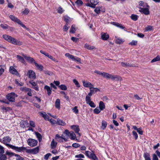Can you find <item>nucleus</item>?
<instances>
[{
	"instance_id": "nucleus-1",
	"label": "nucleus",
	"mask_w": 160,
	"mask_h": 160,
	"mask_svg": "<svg viewBox=\"0 0 160 160\" xmlns=\"http://www.w3.org/2000/svg\"><path fill=\"white\" fill-rule=\"evenodd\" d=\"M11 140V138L9 136L4 137L2 140V142L4 144L8 147L18 152L20 147H16L13 145L9 144Z\"/></svg>"
},
{
	"instance_id": "nucleus-2",
	"label": "nucleus",
	"mask_w": 160,
	"mask_h": 160,
	"mask_svg": "<svg viewBox=\"0 0 160 160\" xmlns=\"http://www.w3.org/2000/svg\"><path fill=\"white\" fill-rule=\"evenodd\" d=\"M39 150V148L38 147H37L32 149H28L26 147H20L18 152H21L22 151H25L27 153L35 154L38 152Z\"/></svg>"
},
{
	"instance_id": "nucleus-3",
	"label": "nucleus",
	"mask_w": 160,
	"mask_h": 160,
	"mask_svg": "<svg viewBox=\"0 0 160 160\" xmlns=\"http://www.w3.org/2000/svg\"><path fill=\"white\" fill-rule=\"evenodd\" d=\"M85 155L89 158L92 160H98V158L95 154L94 152L92 151V152L89 151H86L84 153Z\"/></svg>"
},
{
	"instance_id": "nucleus-4",
	"label": "nucleus",
	"mask_w": 160,
	"mask_h": 160,
	"mask_svg": "<svg viewBox=\"0 0 160 160\" xmlns=\"http://www.w3.org/2000/svg\"><path fill=\"white\" fill-rule=\"evenodd\" d=\"M10 18L13 21L17 23L18 24L20 25L23 28H25L26 30H28V28L26 27V26L23 24L22 22L17 17L13 15H10L9 16Z\"/></svg>"
},
{
	"instance_id": "nucleus-5",
	"label": "nucleus",
	"mask_w": 160,
	"mask_h": 160,
	"mask_svg": "<svg viewBox=\"0 0 160 160\" xmlns=\"http://www.w3.org/2000/svg\"><path fill=\"white\" fill-rule=\"evenodd\" d=\"M65 56L71 59L72 61L77 62L81 63V59L77 57L74 56L69 53H66Z\"/></svg>"
},
{
	"instance_id": "nucleus-6",
	"label": "nucleus",
	"mask_w": 160,
	"mask_h": 160,
	"mask_svg": "<svg viewBox=\"0 0 160 160\" xmlns=\"http://www.w3.org/2000/svg\"><path fill=\"white\" fill-rule=\"evenodd\" d=\"M149 6L147 4H146L145 7L140 8L139 11L141 13H143L145 15H148L149 14Z\"/></svg>"
},
{
	"instance_id": "nucleus-7",
	"label": "nucleus",
	"mask_w": 160,
	"mask_h": 160,
	"mask_svg": "<svg viewBox=\"0 0 160 160\" xmlns=\"http://www.w3.org/2000/svg\"><path fill=\"white\" fill-rule=\"evenodd\" d=\"M17 97V95L14 92H11L7 95V99L11 102H14L15 98Z\"/></svg>"
},
{
	"instance_id": "nucleus-8",
	"label": "nucleus",
	"mask_w": 160,
	"mask_h": 160,
	"mask_svg": "<svg viewBox=\"0 0 160 160\" xmlns=\"http://www.w3.org/2000/svg\"><path fill=\"white\" fill-rule=\"evenodd\" d=\"M28 145L32 147L35 146L38 143V141L34 139L29 138L27 141Z\"/></svg>"
},
{
	"instance_id": "nucleus-9",
	"label": "nucleus",
	"mask_w": 160,
	"mask_h": 160,
	"mask_svg": "<svg viewBox=\"0 0 160 160\" xmlns=\"http://www.w3.org/2000/svg\"><path fill=\"white\" fill-rule=\"evenodd\" d=\"M27 75L28 78L32 79H35L36 78V75L34 71L32 70H29L28 71Z\"/></svg>"
},
{
	"instance_id": "nucleus-10",
	"label": "nucleus",
	"mask_w": 160,
	"mask_h": 160,
	"mask_svg": "<svg viewBox=\"0 0 160 160\" xmlns=\"http://www.w3.org/2000/svg\"><path fill=\"white\" fill-rule=\"evenodd\" d=\"M9 42L15 45H20L22 44V42L17 40L15 38L12 37Z\"/></svg>"
},
{
	"instance_id": "nucleus-11",
	"label": "nucleus",
	"mask_w": 160,
	"mask_h": 160,
	"mask_svg": "<svg viewBox=\"0 0 160 160\" xmlns=\"http://www.w3.org/2000/svg\"><path fill=\"white\" fill-rule=\"evenodd\" d=\"M90 3H87L86 5V6L94 8L98 3V2L97 0H90Z\"/></svg>"
},
{
	"instance_id": "nucleus-12",
	"label": "nucleus",
	"mask_w": 160,
	"mask_h": 160,
	"mask_svg": "<svg viewBox=\"0 0 160 160\" xmlns=\"http://www.w3.org/2000/svg\"><path fill=\"white\" fill-rule=\"evenodd\" d=\"M9 71L10 73L19 76V74L18 71L12 66H10L9 68Z\"/></svg>"
},
{
	"instance_id": "nucleus-13",
	"label": "nucleus",
	"mask_w": 160,
	"mask_h": 160,
	"mask_svg": "<svg viewBox=\"0 0 160 160\" xmlns=\"http://www.w3.org/2000/svg\"><path fill=\"white\" fill-rule=\"evenodd\" d=\"M83 86L86 88H90L91 87H93V85L90 82L85 81H82Z\"/></svg>"
},
{
	"instance_id": "nucleus-14",
	"label": "nucleus",
	"mask_w": 160,
	"mask_h": 160,
	"mask_svg": "<svg viewBox=\"0 0 160 160\" xmlns=\"http://www.w3.org/2000/svg\"><path fill=\"white\" fill-rule=\"evenodd\" d=\"M109 37V35L107 33L102 32L101 33V38L102 40H107Z\"/></svg>"
},
{
	"instance_id": "nucleus-15",
	"label": "nucleus",
	"mask_w": 160,
	"mask_h": 160,
	"mask_svg": "<svg viewBox=\"0 0 160 160\" xmlns=\"http://www.w3.org/2000/svg\"><path fill=\"white\" fill-rule=\"evenodd\" d=\"M24 58L27 61L31 64L34 63H35V61L34 59L29 56H24Z\"/></svg>"
},
{
	"instance_id": "nucleus-16",
	"label": "nucleus",
	"mask_w": 160,
	"mask_h": 160,
	"mask_svg": "<svg viewBox=\"0 0 160 160\" xmlns=\"http://www.w3.org/2000/svg\"><path fill=\"white\" fill-rule=\"evenodd\" d=\"M90 89V92L89 93L92 95L94 93L99 91L100 90L97 88H94L93 87H91Z\"/></svg>"
},
{
	"instance_id": "nucleus-17",
	"label": "nucleus",
	"mask_w": 160,
	"mask_h": 160,
	"mask_svg": "<svg viewBox=\"0 0 160 160\" xmlns=\"http://www.w3.org/2000/svg\"><path fill=\"white\" fill-rule=\"evenodd\" d=\"M112 24L116 27L122 29L125 28V27L122 24L116 22H112Z\"/></svg>"
},
{
	"instance_id": "nucleus-18",
	"label": "nucleus",
	"mask_w": 160,
	"mask_h": 160,
	"mask_svg": "<svg viewBox=\"0 0 160 160\" xmlns=\"http://www.w3.org/2000/svg\"><path fill=\"white\" fill-rule=\"evenodd\" d=\"M71 128L76 133H78L79 132L80 129L79 126L78 125H73L71 126Z\"/></svg>"
},
{
	"instance_id": "nucleus-19",
	"label": "nucleus",
	"mask_w": 160,
	"mask_h": 160,
	"mask_svg": "<svg viewBox=\"0 0 160 160\" xmlns=\"http://www.w3.org/2000/svg\"><path fill=\"white\" fill-rule=\"evenodd\" d=\"M40 115L47 120H49V116L47 115L46 113L44 112H40Z\"/></svg>"
},
{
	"instance_id": "nucleus-20",
	"label": "nucleus",
	"mask_w": 160,
	"mask_h": 160,
	"mask_svg": "<svg viewBox=\"0 0 160 160\" xmlns=\"http://www.w3.org/2000/svg\"><path fill=\"white\" fill-rule=\"evenodd\" d=\"M55 107L58 110L60 109V101L59 99H57L55 102Z\"/></svg>"
},
{
	"instance_id": "nucleus-21",
	"label": "nucleus",
	"mask_w": 160,
	"mask_h": 160,
	"mask_svg": "<svg viewBox=\"0 0 160 160\" xmlns=\"http://www.w3.org/2000/svg\"><path fill=\"white\" fill-rule=\"evenodd\" d=\"M44 89L47 90L48 95L50 96L52 93V89L50 88L49 86L46 85L44 86Z\"/></svg>"
},
{
	"instance_id": "nucleus-22",
	"label": "nucleus",
	"mask_w": 160,
	"mask_h": 160,
	"mask_svg": "<svg viewBox=\"0 0 160 160\" xmlns=\"http://www.w3.org/2000/svg\"><path fill=\"white\" fill-rule=\"evenodd\" d=\"M99 108L102 111L105 108V105L104 102L100 101L99 103Z\"/></svg>"
},
{
	"instance_id": "nucleus-23",
	"label": "nucleus",
	"mask_w": 160,
	"mask_h": 160,
	"mask_svg": "<svg viewBox=\"0 0 160 160\" xmlns=\"http://www.w3.org/2000/svg\"><path fill=\"white\" fill-rule=\"evenodd\" d=\"M111 79L116 81H121L122 80V78L117 75H112V77Z\"/></svg>"
},
{
	"instance_id": "nucleus-24",
	"label": "nucleus",
	"mask_w": 160,
	"mask_h": 160,
	"mask_svg": "<svg viewBox=\"0 0 160 160\" xmlns=\"http://www.w3.org/2000/svg\"><path fill=\"white\" fill-rule=\"evenodd\" d=\"M57 123L58 125L61 126H64L66 125V123L64 121L59 118L57 120Z\"/></svg>"
},
{
	"instance_id": "nucleus-25",
	"label": "nucleus",
	"mask_w": 160,
	"mask_h": 160,
	"mask_svg": "<svg viewBox=\"0 0 160 160\" xmlns=\"http://www.w3.org/2000/svg\"><path fill=\"white\" fill-rule=\"evenodd\" d=\"M70 137V138L72 140H75L76 139L77 140H78V139L76 138V135L73 132H71V133H70V135L69 136Z\"/></svg>"
},
{
	"instance_id": "nucleus-26",
	"label": "nucleus",
	"mask_w": 160,
	"mask_h": 160,
	"mask_svg": "<svg viewBox=\"0 0 160 160\" xmlns=\"http://www.w3.org/2000/svg\"><path fill=\"white\" fill-rule=\"evenodd\" d=\"M36 67L38 69L40 70L41 71H42L43 70V66L40 64H38L35 62V63H34Z\"/></svg>"
},
{
	"instance_id": "nucleus-27",
	"label": "nucleus",
	"mask_w": 160,
	"mask_h": 160,
	"mask_svg": "<svg viewBox=\"0 0 160 160\" xmlns=\"http://www.w3.org/2000/svg\"><path fill=\"white\" fill-rule=\"evenodd\" d=\"M77 28L75 25H72L70 30V32L72 33H75Z\"/></svg>"
},
{
	"instance_id": "nucleus-28",
	"label": "nucleus",
	"mask_w": 160,
	"mask_h": 160,
	"mask_svg": "<svg viewBox=\"0 0 160 160\" xmlns=\"http://www.w3.org/2000/svg\"><path fill=\"white\" fill-rule=\"evenodd\" d=\"M92 96V95L88 93L87 95L86 96L85 98V100L87 103H88L90 102L91 101V97Z\"/></svg>"
},
{
	"instance_id": "nucleus-29",
	"label": "nucleus",
	"mask_w": 160,
	"mask_h": 160,
	"mask_svg": "<svg viewBox=\"0 0 160 160\" xmlns=\"http://www.w3.org/2000/svg\"><path fill=\"white\" fill-rule=\"evenodd\" d=\"M103 77L107 79H111L112 77V75L104 72Z\"/></svg>"
},
{
	"instance_id": "nucleus-30",
	"label": "nucleus",
	"mask_w": 160,
	"mask_h": 160,
	"mask_svg": "<svg viewBox=\"0 0 160 160\" xmlns=\"http://www.w3.org/2000/svg\"><path fill=\"white\" fill-rule=\"evenodd\" d=\"M121 64L122 67H129L133 66V65H130L128 63H125L123 62H121Z\"/></svg>"
},
{
	"instance_id": "nucleus-31",
	"label": "nucleus",
	"mask_w": 160,
	"mask_h": 160,
	"mask_svg": "<svg viewBox=\"0 0 160 160\" xmlns=\"http://www.w3.org/2000/svg\"><path fill=\"white\" fill-rule=\"evenodd\" d=\"M84 47L88 50H91L95 49V48L93 46H90L88 44L86 43L84 45Z\"/></svg>"
},
{
	"instance_id": "nucleus-32",
	"label": "nucleus",
	"mask_w": 160,
	"mask_h": 160,
	"mask_svg": "<svg viewBox=\"0 0 160 160\" xmlns=\"http://www.w3.org/2000/svg\"><path fill=\"white\" fill-rule=\"evenodd\" d=\"M55 138L59 142H63L64 141L61 136L58 134H57L56 135Z\"/></svg>"
},
{
	"instance_id": "nucleus-33",
	"label": "nucleus",
	"mask_w": 160,
	"mask_h": 160,
	"mask_svg": "<svg viewBox=\"0 0 160 160\" xmlns=\"http://www.w3.org/2000/svg\"><path fill=\"white\" fill-rule=\"evenodd\" d=\"M28 123L27 121H23L21 123V126L22 127L24 128L25 127H28Z\"/></svg>"
},
{
	"instance_id": "nucleus-34",
	"label": "nucleus",
	"mask_w": 160,
	"mask_h": 160,
	"mask_svg": "<svg viewBox=\"0 0 160 160\" xmlns=\"http://www.w3.org/2000/svg\"><path fill=\"white\" fill-rule=\"evenodd\" d=\"M17 57L18 59V60L21 62L22 63L25 64L26 63L24 59V58L22 57H21L19 55H17Z\"/></svg>"
},
{
	"instance_id": "nucleus-35",
	"label": "nucleus",
	"mask_w": 160,
	"mask_h": 160,
	"mask_svg": "<svg viewBox=\"0 0 160 160\" xmlns=\"http://www.w3.org/2000/svg\"><path fill=\"white\" fill-rule=\"evenodd\" d=\"M3 38L9 42L11 38V36H9L8 35L6 34H4L2 36Z\"/></svg>"
},
{
	"instance_id": "nucleus-36",
	"label": "nucleus",
	"mask_w": 160,
	"mask_h": 160,
	"mask_svg": "<svg viewBox=\"0 0 160 160\" xmlns=\"http://www.w3.org/2000/svg\"><path fill=\"white\" fill-rule=\"evenodd\" d=\"M107 122L104 120L102 121V123L101 126V128L103 129L104 130L107 127Z\"/></svg>"
},
{
	"instance_id": "nucleus-37",
	"label": "nucleus",
	"mask_w": 160,
	"mask_h": 160,
	"mask_svg": "<svg viewBox=\"0 0 160 160\" xmlns=\"http://www.w3.org/2000/svg\"><path fill=\"white\" fill-rule=\"evenodd\" d=\"M124 41V40L120 38H117L116 39V43L119 44L122 43Z\"/></svg>"
},
{
	"instance_id": "nucleus-38",
	"label": "nucleus",
	"mask_w": 160,
	"mask_h": 160,
	"mask_svg": "<svg viewBox=\"0 0 160 160\" xmlns=\"http://www.w3.org/2000/svg\"><path fill=\"white\" fill-rule=\"evenodd\" d=\"M35 134L37 138L38 139L39 141L40 142L42 139V136L41 134L38 132H35Z\"/></svg>"
},
{
	"instance_id": "nucleus-39",
	"label": "nucleus",
	"mask_w": 160,
	"mask_h": 160,
	"mask_svg": "<svg viewBox=\"0 0 160 160\" xmlns=\"http://www.w3.org/2000/svg\"><path fill=\"white\" fill-rule=\"evenodd\" d=\"M143 156L145 160H151L150 158V155L148 153H144Z\"/></svg>"
},
{
	"instance_id": "nucleus-40",
	"label": "nucleus",
	"mask_w": 160,
	"mask_h": 160,
	"mask_svg": "<svg viewBox=\"0 0 160 160\" xmlns=\"http://www.w3.org/2000/svg\"><path fill=\"white\" fill-rule=\"evenodd\" d=\"M57 143L55 142L53 139L51 143V148H56L57 146Z\"/></svg>"
},
{
	"instance_id": "nucleus-41",
	"label": "nucleus",
	"mask_w": 160,
	"mask_h": 160,
	"mask_svg": "<svg viewBox=\"0 0 160 160\" xmlns=\"http://www.w3.org/2000/svg\"><path fill=\"white\" fill-rule=\"evenodd\" d=\"M83 3L82 1L81 0H77L75 2V4L78 7L82 6Z\"/></svg>"
},
{
	"instance_id": "nucleus-42",
	"label": "nucleus",
	"mask_w": 160,
	"mask_h": 160,
	"mask_svg": "<svg viewBox=\"0 0 160 160\" xmlns=\"http://www.w3.org/2000/svg\"><path fill=\"white\" fill-rule=\"evenodd\" d=\"M160 61V56L159 55H158L156 58H154L151 61V63H153L157 61Z\"/></svg>"
},
{
	"instance_id": "nucleus-43",
	"label": "nucleus",
	"mask_w": 160,
	"mask_h": 160,
	"mask_svg": "<svg viewBox=\"0 0 160 160\" xmlns=\"http://www.w3.org/2000/svg\"><path fill=\"white\" fill-rule=\"evenodd\" d=\"M58 87L62 90H66L67 89V87L64 84H61Z\"/></svg>"
},
{
	"instance_id": "nucleus-44",
	"label": "nucleus",
	"mask_w": 160,
	"mask_h": 160,
	"mask_svg": "<svg viewBox=\"0 0 160 160\" xmlns=\"http://www.w3.org/2000/svg\"><path fill=\"white\" fill-rule=\"evenodd\" d=\"M77 106H75L74 108H72V110L73 112L75 114H77L78 113L79 110L78 109Z\"/></svg>"
},
{
	"instance_id": "nucleus-45",
	"label": "nucleus",
	"mask_w": 160,
	"mask_h": 160,
	"mask_svg": "<svg viewBox=\"0 0 160 160\" xmlns=\"http://www.w3.org/2000/svg\"><path fill=\"white\" fill-rule=\"evenodd\" d=\"M101 110L98 107H96L95 109H94L93 110V112L94 113L96 114H98L101 112Z\"/></svg>"
},
{
	"instance_id": "nucleus-46",
	"label": "nucleus",
	"mask_w": 160,
	"mask_h": 160,
	"mask_svg": "<svg viewBox=\"0 0 160 160\" xmlns=\"http://www.w3.org/2000/svg\"><path fill=\"white\" fill-rule=\"evenodd\" d=\"M60 93L63 95L64 97L67 100L69 101V97L63 91H61L60 92Z\"/></svg>"
},
{
	"instance_id": "nucleus-47",
	"label": "nucleus",
	"mask_w": 160,
	"mask_h": 160,
	"mask_svg": "<svg viewBox=\"0 0 160 160\" xmlns=\"http://www.w3.org/2000/svg\"><path fill=\"white\" fill-rule=\"evenodd\" d=\"M138 44V41L137 40H132V42H129L128 44L131 46H136Z\"/></svg>"
},
{
	"instance_id": "nucleus-48",
	"label": "nucleus",
	"mask_w": 160,
	"mask_h": 160,
	"mask_svg": "<svg viewBox=\"0 0 160 160\" xmlns=\"http://www.w3.org/2000/svg\"><path fill=\"white\" fill-rule=\"evenodd\" d=\"M131 19L134 21H136L138 20V16L135 14H132L131 16Z\"/></svg>"
},
{
	"instance_id": "nucleus-49",
	"label": "nucleus",
	"mask_w": 160,
	"mask_h": 160,
	"mask_svg": "<svg viewBox=\"0 0 160 160\" xmlns=\"http://www.w3.org/2000/svg\"><path fill=\"white\" fill-rule=\"evenodd\" d=\"M20 90L22 91L28 92V90H31V89L25 87H21Z\"/></svg>"
},
{
	"instance_id": "nucleus-50",
	"label": "nucleus",
	"mask_w": 160,
	"mask_h": 160,
	"mask_svg": "<svg viewBox=\"0 0 160 160\" xmlns=\"http://www.w3.org/2000/svg\"><path fill=\"white\" fill-rule=\"evenodd\" d=\"M73 82L75 84L77 87L79 88L80 87V85L79 82L76 79H74L73 80Z\"/></svg>"
},
{
	"instance_id": "nucleus-51",
	"label": "nucleus",
	"mask_w": 160,
	"mask_h": 160,
	"mask_svg": "<svg viewBox=\"0 0 160 160\" xmlns=\"http://www.w3.org/2000/svg\"><path fill=\"white\" fill-rule=\"evenodd\" d=\"M75 158H85V156L83 154L80 153L79 154L76 155Z\"/></svg>"
},
{
	"instance_id": "nucleus-52",
	"label": "nucleus",
	"mask_w": 160,
	"mask_h": 160,
	"mask_svg": "<svg viewBox=\"0 0 160 160\" xmlns=\"http://www.w3.org/2000/svg\"><path fill=\"white\" fill-rule=\"evenodd\" d=\"M15 83L18 86H23L24 83L21 82H19L18 80V79H15Z\"/></svg>"
},
{
	"instance_id": "nucleus-53",
	"label": "nucleus",
	"mask_w": 160,
	"mask_h": 160,
	"mask_svg": "<svg viewBox=\"0 0 160 160\" xmlns=\"http://www.w3.org/2000/svg\"><path fill=\"white\" fill-rule=\"evenodd\" d=\"M61 137L63 139V140L64 141V142H66L68 141V136H67L66 135H65L64 133H63L62 134Z\"/></svg>"
},
{
	"instance_id": "nucleus-54",
	"label": "nucleus",
	"mask_w": 160,
	"mask_h": 160,
	"mask_svg": "<svg viewBox=\"0 0 160 160\" xmlns=\"http://www.w3.org/2000/svg\"><path fill=\"white\" fill-rule=\"evenodd\" d=\"M30 10L27 8H26L22 12V14L27 15L28 13L29 12Z\"/></svg>"
},
{
	"instance_id": "nucleus-55",
	"label": "nucleus",
	"mask_w": 160,
	"mask_h": 160,
	"mask_svg": "<svg viewBox=\"0 0 160 160\" xmlns=\"http://www.w3.org/2000/svg\"><path fill=\"white\" fill-rule=\"evenodd\" d=\"M87 104H89V105L92 108H95L96 106L95 104L92 101H91L89 102H88V103Z\"/></svg>"
},
{
	"instance_id": "nucleus-56",
	"label": "nucleus",
	"mask_w": 160,
	"mask_h": 160,
	"mask_svg": "<svg viewBox=\"0 0 160 160\" xmlns=\"http://www.w3.org/2000/svg\"><path fill=\"white\" fill-rule=\"evenodd\" d=\"M7 158L5 154L0 155V160H6Z\"/></svg>"
},
{
	"instance_id": "nucleus-57",
	"label": "nucleus",
	"mask_w": 160,
	"mask_h": 160,
	"mask_svg": "<svg viewBox=\"0 0 160 160\" xmlns=\"http://www.w3.org/2000/svg\"><path fill=\"white\" fill-rule=\"evenodd\" d=\"M152 26L149 25L146 27L145 28V31H151L152 29Z\"/></svg>"
},
{
	"instance_id": "nucleus-58",
	"label": "nucleus",
	"mask_w": 160,
	"mask_h": 160,
	"mask_svg": "<svg viewBox=\"0 0 160 160\" xmlns=\"http://www.w3.org/2000/svg\"><path fill=\"white\" fill-rule=\"evenodd\" d=\"M64 11V10H63V8H61V7H59L58 9V12L59 13L61 14Z\"/></svg>"
},
{
	"instance_id": "nucleus-59",
	"label": "nucleus",
	"mask_w": 160,
	"mask_h": 160,
	"mask_svg": "<svg viewBox=\"0 0 160 160\" xmlns=\"http://www.w3.org/2000/svg\"><path fill=\"white\" fill-rule=\"evenodd\" d=\"M0 26L4 29H7L9 27L8 25L6 24H1Z\"/></svg>"
},
{
	"instance_id": "nucleus-60",
	"label": "nucleus",
	"mask_w": 160,
	"mask_h": 160,
	"mask_svg": "<svg viewBox=\"0 0 160 160\" xmlns=\"http://www.w3.org/2000/svg\"><path fill=\"white\" fill-rule=\"evenodd\" d=\"M94 11L95 12L97 13V14H98L100 13V8L99 7H97L95 9H94Z\"/></svg>"
},
{
	"instance_id": "nucleus-61",
	"label": "nucleus",
	"mask_w": 160,
	"mask_h": 160,
	"mask_svg": "<svg viewBox=\"0 0 160 160\" xmlns=\"http://www.w3.org/2000/svg\"><path fill=\"white\" fill-rule=\"evenodd\" d=\"M70 133L71 132H69L68 130L66 129L65 130L63 133H64L65 135H66L67 136H68V137L70 135Z\"/></svg>"
},
{
	"instance_id": "nucleus-62",
	"label": "nucleus",
	"mask_w": 160,
	"mask_h": 160,
	"mask_svg": "<svg viewBox=\"0 0 160 160\" xmlns=\"http://www.w3.org/2000/svg\"><path fill=\"white\" fill-rule=\"evenodd\" d=\"M64 21L67 23H68L70 19V18L67 16H65L64 17Z\"/></svg>"
},
{
	"instance_id": "nucleus-63",
	"label": "nucleus",
	"mask_w": 160,
	"mask_h": 160,
	"mask_svg": "<svg viewBox=\"0 0 160 160\" xmlns=\"http://www.w3.org/2000/svg\"><path fill=\"white\" fill-rule=\"evenodd\" d=\"M132 133L135 139H137L138 136L137 133L135 131H133L132 132Z\"/></svg>"
},
{
	"instance_id": "nucleus-64",
	"label": "nucleus",
	"mask_w": 160,
	"mask_h": 160,
	"mask_svg": "<svg viewBox=\"0 0 160 160\" xmlns=\"http://www.w3.org/2000/svg\"><path fill=\"white\" fill-rule=\"evenodd\" d=\"M51 156V154L50 153H48L46 154L44 156V158L45 159L47 160L49 157Z\"/></svg>"
}]
</instances>
